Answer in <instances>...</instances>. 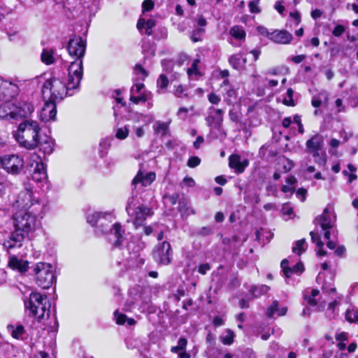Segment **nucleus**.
Segmentation results:
<instances>
[{
    "label": "nucleus",
    "instance_id": "nucleus-3",
    "mask_svg": "<svg viewBox=\"0 0 358 358\" xmlns=\"http://www.w3.org/2000/svg\"><path fill=\"white\" fill-rule=\"evenodd\" d=\"M70 74L68 71L67 81L64 82L58 78H51L47 80L43 86V96L44 99L61 101L66 96H71L73 94V90H76L79 87L80 83L74 87H71L70 85Z\"/></svg>",
    "mask_w": 358,
    "mask_h": 358
},
{
    "label": "nucleus",
    "instance_id": "nucleus-11",
    "mask_svg": "<svg viewBox=\"0 0 358 358\" xmlns=\"http://www.w3.org/2000/svg\"><path fill=\"white\" fill-rule=\"evenodd\" d=\"M3 168L9 173L18 174L24 166V160L15 155H5L1 158Z\"/></svg>",
    "mask_w": 358,
    "mask_h": 358
},
{
    "label": "nucleus",
    "instance_id": "nucleus-39",
    "mask_svg": "<svg viewBox=\"0 0 358 358\" xmlns=\"http://www.w3.org/2000/svg\"><path fill=\"white\" fill-rule=\"evenodd\" d=\"M153 128L156 133L160 134L162 136H164L168 131L169 123L157 121L155 123Z\"/></svg>",
    "mask_w": 358,
    "mask_h": 358
},
{
    "label": "nucleus",
    "instance_id": "nucleus-38",
    "mask_svg": "<svg viewBox=\"0 0 358 358\" xmlns=\"http://www.w3.org/2000/svg\"><path fill=\"white\" fill-rule=\"evenodd\" d=\"M270 287L265 285H261L258 286H252L250 289V292L253 294L254 297H259L262 294L268 292Z\"/></svg>",
    "mask_w": 358,
    "mask_h": 358
},
{
    "label": "nucleus",
    "instance_id": "nucleus-57",
    "mask_svg": "<svg viewBox=\"0 0 358 358\" xmlns=\"http://www.w3.org/2000/svg\"><path fill=\"white\" fill-rule=\"evenodd\" d=\"M204 32L203 28H198L192 31L191 38L194 42L200 41V35Z\"/></svg>",
    "mask_w": 358,
    "mask_h": 358
},
{
    "label": "nucleus",
    "instance_id": "nucleus-22",
    "mask_svg": "<svg viewBox=\"0 0 358 358\" xmlns=\"http://www.w3.org/2000/svg\"><path fill=\"white\" fill-rule=\"evenodd\" d=\"M39 150L45 155L51 154L54 150V142L51 137L48 136H41L38 138L37 147Z\"/></svg>",
    "mask_w": 358,
    "mask_h": 358
},
{
    "label": "nucleus",
    "instance_id": "nucleus-7",
    "mask_svg": "<svg viewBox=\"0 0 358 358\" xmlns=\"http://www.w3.org/2000/svg\"><path fill=\"white\" fill-rule=\"evenodd\" d=\"M134 201V198L129 199L126 210L129 215L134 217V224L138 227L143 224L148 217L152 216L153 213L150 208L143 205L135 207Z\"/></svg>",
    "mask_w": 358,
    "mask_h": 358
},
{
    "label": "nucleus",
    "instance_id": "nucleus-18",
    "mask_svg": "<svg viewBox=\"0 0 358 358\" xmlns=\"http://www.w3.org/2000/svg\"><path fill=\"white\" fill-rule=\"evenodd\" d=\"M266 37L274 43L280 44H287L293 39L292 34L283 29H276L271 32L266 31Z\"/></svg>",
    "mask_w": 358,
    "mask_h": 358
},
{
    "label": "nucleus",
    "instance_id": "nucleus-8",
    "mask_svg": "<svg viewBox=\"0 0 358 358\" xmlns=\"http://www.w3.org/2000/svg\"><path fill=\"white\" fill-rule=\"evenodd\" d=\"M29 167L31 179L34 182H41L46 180L48 178L47 172L40 156L36 154L31 155L30 157Z\"/></svg>",
    "mask_w": 358,
    "mask_h": 358
},
{
    "label": "nucleus",
    "instance_id": "nucleus-12",
    "mask_svg": "<svg viewBox=\"0 0 358 358\" xmlns=\"http://www.w3.org/2000/svg\"><path fill=\"white\" fill-rule=\"evenodd\" d=\"M224 110L211 106L208 110V115L206 117L207 125L211 128L221 131L223 122Z\"/></svg>",
    "mask_w": 358,
    "mask_h": 358
},
{
    "label": "nucleus",
    "instance_id": "nucleus-60",
    "mask_svg": "<svg viewBox=\"0 0 358 358\" xmlns=\"http://www.w3.org/2000/svg\"><path fill=\"white\" fill-rule=\"evenodd\" d=\"M242 358H257V355L252 349L247 348L243 352Z\"/></svg>",
    "mask_w": 358,
    "mask_h": 358
},
{
    "label": "nucleus",
    "instance_id": "nucleus-59",
    "mask_svg": "<svg viewBox=\"0 0 358 358\" xmlns=\"http://www.w3.org/2000/svg\"><path fill=\"white\" fill-rule=\"evenodd\" d=\"M345 30V27L343 25L338 24L334 27L332 34L334 36L338 37L344 33Z\"/></svg>",
    "mask_w": 358,
    "mask_h": 358
},
{
    "label": "nucleus",
    "instance_id": "nucleus-34",
    "mask_svg": "<svg viewBox=\"0 0 358 358\" xmlns=\"http://www.w3.org/2000/svg\"><path fill=\"white\" fill-rule=\"evenodd\" d=\"M230 35L235 39L238 41H244L245 38V31L241 26L236 25L229 30Z\"/></svg>",
    "mask_w": 358,
    "mask_h": 358
},
{
    "label": "nucleus",
    "instance_id": "nucleus-24",
    "mask_svg": "<svg viewBox=\"0 0 358 358\" xmlns=\"http://www.w3.org/2000/svg\"><path fill=\"white\" fill-rule=\"evenodd\" d=\"M323 145V137L320 134H315L306 141V152L322 149Z\"/></svg>",
    "mask_w": 358,
    "mask_h": 358
},
{
    "label": "nucleus",
    "instance_id": "nucleus-35",
    "mask_svg": "<svg viewBox=\"0 0 358 358\" xmlns=\"http://www.w3.org/2000/svg\"><path fill=\"white\" fill-rule=\"evenodd\" d=\"M310 235L311 236L312 241L313 243H316V245H317V255H319V256H324L327 252L323 249L324 243L320 240V236L317 234H316V233H315L313 231H311L310 233Z\"/></svg>",
    "mask_w": 358,
    "mask_h": 358
},
{
    "label": "nucleus",
    "instance_id": "nucleus-43",
    "mask_svg": "<svg viewBox=\"0 0 358 358\" xmlns=\"http://www.w3.org/2000/svg\"><path fill=\"white\" fill-rule=\"evenodd\" d=\"M345 318L350 322H356L358 320V311L355 309H348Z\"/></svg>",
    "mask_w": 358,
    "mask_h": 358
},
{
    "label": "nucleus",
    "instance_id": "nucleus-6",
    "mask_svg": "<svg viewBox=\"0 0 358 358\" xmlns=\"http://www.w3.org/2000/svg\"><path fill=\"white\" fill-rule=\"evenodd\" d=\"M33 271L37 285L43 289H48L55 281L53 266L50 264L38 262Z\"/></svg>",
    "mask_w": 358,
    "mask_h": 358
},
{
    "label": "nucleus",
    "instance_id": "nucleus-21",
    "mask_svg": "<svg viewBox=\"0 0 358 358\" xmlns=\"http://www.w3.org/2000/svg\"><path fill=\"white\" fill-rule=\"evenodd\" d=\"M15 120L26 117L34 111V106L29 102L21 101L17 105L14 104Z\"/></svg>",
    "mask_w": 358,
    "mask_h": 358
},
{
    "label": "nucleus",
    "instance_id": "nucleus-61",
    "mask_svg": "<svg viewBox=\"0 0 358 358\" xmlns=\"http://www.w3.org/2000/svg\"><path fill=\"white\" fill-rule=\"evenodd\" d=\"M208 99L212 104H218L221 100L220 97L213 92L208 94Z\"/></svg>",
    "mask_w": 358,
    "mask_h": 358
},
{
    "label": "nucleus",
    "instance_id": "nucleus-16",
    "mask_svg": "<svg viewBox=\"0 0 358 358\" xmlns=\"http://www.w3.org/2000/svg\"><path fill=\"white\" fill-rule=\"evenodd\" d=\"M156 176L154 172H144L140 169L132 180V185L135 188H142L149 186L155 180Z\"/></svg>",
    "mask_w": 358,
    "mask_h": 358
},
{
    "label": "nucleus",
    "instance_id": "nucleus-45",
    "mask_svg": "<svg viewBox=\"0 0 358 358\" xmlns=\"http://www.w3.org/2000/svg\"><path fill=\"white\" fill-rule=\"evenodd\" d=\"M128 135L129 127L127 126L118 128L115 133V137L120 140L125 139L128 136Z\"/></svg>",
    "mask_w": 358,
    "mask_h": 358
},
{
    "label": "nucleus",
    "instance_id": "nucleus-20",
    "mask_svg": "<svg viewBox=\"0 0 358 358\" xmlns=\"http://www.w3.org/2000/svg\"><path fill=\"white\" fill-rule=\"evenodd\" d=\"M336 221L335 215L325 208L323 213L315 219L317 224H320L322 230H327L333 228Z\"/></svg>",
    "mask_w": 358,
    "mask_h": 358
},
{
    "label": "nucleus",
    "instance_id": "nucleus-47",
    "mask_svg": "<svg viewBox=\"0 0 358 358\" xmlns=\"http://www.w3.org/2000/svg\"><path fill=\"white\" fill-rule=\"evenodd\" d=\"M157 87L162 90L166 89L169 83V79L165 74H161L157 79Z\"/></svg>",
    "mask_w": 358,
    "mask_h": 358
},
{
    "label": "nucleus",
    "instance_id": "nucleus-53",
    "mask_svg": "<svg viewBox=\"0 0 358 358\" xmlns=\"http://www.w3.org/2000/svg\"><path fill=\"white\" fill-rule=\"evenodd\" d=\"M155 26V21L152 19H150L146 21L145 23V34L150 36L152 33V28Z\"/></svg>",
    "mask_w": 358,
    "mask_h": 358
},
{
    "label": "nucleus",
    "instance_id": "nucleus-28",
    "mask_svg": "<svg viewBox=\"0 0 358 358\" xmlns=\"http://www.w3.org/2000/svg\"><path fill=\"white\" fill-rule=\"evenodd\" d=\"M246 58H243L241 54H235L229 58L230 65L236 70L242 71L246 64Z\"/></svg>",
    "mask_w": 358,
    "mask_h": 358
},
{
    "label": "nucleus",
    "instance_id": "nucleus-5",
    "mask_svg": "<svg viewBox=\"0 0 358 358\" xmlns=\"http://www.w3.org/2000/svg\"><path fill=\"white\" fill-rule=\"evenodd\" d=\"M25 308L29 311V315L38 320L49 317L50 304L45 295L38 292H31L29 299L24 301Z\"/></svg>",
    "mask_w": 358,
    "mask_h": 358
},
{
    "label": "nucleus",
    "instance_id": "nucleus-40",
    "mask_svg": "<svg viewBox=\"0 0 358 358\" xmlns=\"http://www.w3.org/2000/svg\"><path fill=\"white\" fill-rule=\"evenodd\" d=\"M308 245L306 239L303 238L296 242V245L292 248V252L300 255L302 252L306 250Z\"/></svg>",
    "mask_w": 358,
    "mask_h": 358
},
{
    "label": "nucleus",
    "instance_id": "nucleus-37",
    "mask_svg": "<svg viewBox=\"0 0 358 358\" xmlns=\"http://www.w3.org/2000/svg\"><path fill=\"white\" fill-rule=\"evenodd\" d=\"M178 210L180 212L182 216H189L191 214H194V211L188 206V202L183 199L179 201Z\"/></svg>",
    "mask_w": 358,
    "mask_h": 358
},
{
    "label": "nucleus",
    "instance_id": "nucleus-50",
    "mask_svg": "<svg viewBox=\"0 0 358 358\" xmlns=\"http://www.w3.org/2000/svg\"><path fill=\"white\" fill-rule=\"evenodd\" d=\"M162 67H163V70L166 73H171L173 72V61L171 60H166V59H164V60H162Z\"/></svg>",
    "mask_w": 358,
    "mask_h": 358
},
{
    "label": "nucleus",
    "instance_id": "nucleus-46",
    "mask_svg": "<svg viewBox=\"0 0 358 358\" xmlns=\"http://www.w3.org/2000/svg\"><path fill=\"white\" fill-rule=\"evenodd\" d=\"M236 97V92L234 89L229 87L227 90L224 101L231 104Z\"/></svg>",
    "mask_w": 358,
    "mask_h": 358
},
{
    "label": "nucleus",
    "instance_id": "nucleus-10",
    "mask_svg": "<svg viewBox=\"0 0 358 358\" xmlns=\"http://www.w3.org/2000/svg\"><path fill=\"white\" fill-rule=\"evenodd\" d=\"M37 205H41L37 200L34 199L32 189L30 187H26L24 190L22 191L16 201V206L20 208V210H31Z\"/></svg>",
    "mask_w": 358,
    "mask_h": 358
},
{
    "label": "nucleus",
    "instance_id": "nucleus-63",
    "mask_svg": "<svg viewBox=\"0 0 358 358\" xmlns=\"http://www.w3.org/2000/svg\"><path fill=\"white\" fill-rule=\"evenodd\" d=\"M184 92L185 90L183 86L180 85L176 87L174 94L178 98H182L183 96H186Z\"/></svg>",
    "mask_w": 358,
    "mask_h": 358
},
{
    "label": "nucleus",
    "instance_id": "nucleus-32",
    "mask_svg": "<svg viewBox=\"0 0 358 358\" xmlns=\"http://www.w3.org/2000/svg\"><path fill=\"white\" fill-rule=\"evenodd\" d=\"M286 185H282L281 190L284 193H290L292 194L295 190V184L296 183V178L293 176H289L287 178Z\"/></svg>",
    "mask_w": 358,
    "mask_h": 358
},
{
    "label": "nucleus",
    "instance_id": "nucleus-33",
    "mask_svg": "<svg viewBox=\"0 0 358 358\" xmlns=\"http://www.w3.org/2000/svg\"><path fill=\"white\" fill-rule=\"evenodd\" d=\"M199 63L200 60L199 59H195L193 60L191 66L187 71V73L189 78L196 79L201 76V74L198 67Z\"/></svg>",
    "mask_w": 358,
    "mask_h": 358
},
{
    "label": "nucleus",
    "instance_id": "nucleus-58",
    "mask_svg": "<svg viewBox=\"0 0 358 358\" xmlns=\"http://www.w3.org/2000/svg\"><path fill=\"white\" fill-rule=\"evenodd\" d=\"M154 7V3L152 0H145L142 3L143 12L151 10Z\"/></svg>",
    "mask_w": 358,
    "mask_h": 358
},
{
    "label": "nucleus",
    "instance_id": "nucleus-15",
    "mask_svg": "<svg viewBox=\"0 0 358 358\" xmlns=\"http://www.w3.org/2000/svg\"><path fill=\"white\" fill-rule=\"evenodd\" d=\"M18 86L6 80H0V100L10 101L17 95Z\"/></svg>",
    "mask_w": 358,
    "mask_h": 358
},
{
    "label": "nucleus",
    "instance_id": "nucleus-9",
    "mask_svg": "<svg viewBox=\"0 0 358 358\" xmlns=\"http://www.w3.org/2000/svg\"><path fill=\"white\" fill-rule=\"evenodd\" d=\"M101 233L105 234L108 241L115 247H119L122 244L124 240V230L122 229V226L119 222L115 223L112 227L104 226L101 224Z\"/></svg>",
    "mask_w": 358,
    "mask_h": 358
},
{
    "label": "nucleus",
    "instance_id": "nucleus-13",
    "mask_svg": "<svg viewBox=\"0 0 358 358\" xmlns=\"http://www.w3.org/2000/svg\"><path fill=\"white\" fill-rule=\"evenodd\" d=\"M154 258L161 264L168 265L171 261V247L169 243L164 241L154 251Z\"/></svg>",
    "mask_w": 358,
    "mask_h": 358
},
{
    "label": "nucleus",
    "instance_id": "nucleus-36",
    "mask_svg": "<svg viewBox=\"0 0 358 358\" xmlns=\"http://www.w3.org/2000/svg\"><path fill=\"white\" fill-rule=\"evenodd\" d=\"M234 332L230 329H227L224 334L220 336V341L226 345H230L234 343Z\"/></svg>",
    "mask_w": 358,
    "mask_h": 358
},
{
    "label": "nucleus",
    "instance_id": "nucleus-44",
    "mask_svg": "<svg viewBox=\"0 0 358 358\" xmlns=\"http://www.w3.org/2000/svg\"><path fill=\"white\" fill-rule=\"evenodd\" d=\"M293 94L294 91L291 88H289L287 90L286 96L283 99L282 101L285 105L289 106H294L295 105L294 101L293 100Z\"/></svg>",
    "mask_w": 358,
    "mask_h": 358
},
{
    "label": "nucleus",
    "instance_id": "nucleus-62",
    "mask_svg": "<svg viewBox=\"0 0 358 358\" xmlns=\"http://www.w3.org/2000/svg\"><path fill=\"white\" fill-rule=\"evenodd\" d=\"M210 269L209 264H202L198 266V272L202 275H205Z\"/></svg>",
    "mask_w": 358,
    "mask_h": 358
},
{
    "label": "nucleus",
    "instance_id": "nucleus-1",
    "mask_svg": "<svg viewBox=\"0 0 358 358\" xmlns=\"http://www.w3.org/2000/svg\"><path fill=\"white\" fill-rule=\"evenodd\" d=\"M68 52L75 59L71 62L68 67L70 74V85L74 87L80 83L83 75V57L85 55L86 43L79 36H73L68 43Z\"/></svg>",
    "mask_w": 358,
    "mask_h": 358
},
{
    "label": "nucleus",
    "instance_id": "nucleus-52",
    "mask_svg": "<svg viewBox=\"0 0 358 358\" xmlns=\"http://www.w3.org/2000/svg\"><path fill=\"white\" fill-rule=\"evenodd\" d=\"M145 85L143 83H138L134 84L130 90V94H142L141 90L144 88Z\"/></svg>",
    "mask_w": 358,
    "mask_h": 358
},
{
    "label": "nucleus",
    "instance_id": "nucleus-31",
    "mask_svg": "<svg viewBox=\"0 0 358 358\" xmlns=\"http://www.w3.org/2000/svg\"><path fill=\"white\" fill-rule=\"evenodd\" d=\"M287 313L286 308H278V302L274 301L271 306L266 310V315L268 317H272L275 313H277L278 316L285 315Z\"/></svg>",
    "mask_w": 358,
    "mask_h": 358
},
{
    "label": "nucleus",
    "instance_id": "nucleus-14",
    "mask_svg": "<svg viewBox=\"0 0 358 358\" xmlns=\"http://www.w3.org/2000/svg\"><path fill=\"white\" fill-rule=\"evenodd\" d=\"M26 237H29V236L15 228V230L3 242V247L8 251L14 248H19L22 246Z\"/></svg>",
    "mask_w": 358,
    "mask_h": 358
},
{
    "label": "nucleus",
    "instance_id": "nucleus-19",
    "mask_svg": "<svg viewBox=\"0 0 358 358\" xmlns=\"http://www.w3.org/2000/svg\"><path fill=\"white\" fill-rule=\"evenodd\" d=\"M55 100H45L41 112V119L43 122L55 120L57 115Z\"/></svg>",
    "mask_w": 358,
    "mask_h": 358
},
{
    "label": "nucleus",
    "instance_id": "nucleus-25",
    "mask_svg": "<svg viewBox=\"0 0 358 358\" xmlns=\"http://www.w3.org/2000/svg\"><path fill=\"white\" fill-rule=\"evenodd\" d=\"M187 341L185 338H180L176 346L171 348V351L178 355V358H190V355L185 350Z\"/></svg>",
    "mask_w": 358,
    "mask_h": 358
},
{
    "label": "nucleus",
    "instance_id": "nucleus-51",
    "mask_svg": "<svg viewBox=\"0 0 358 358\" xmlns=\"http://www.w3.org/2000/svg\"><path fill=\"white\" fill-rule=\"evenodd\" d=\"M201 163V159L199 157L193 156L189 157L187 161V165L190 168H195Z\"/></svg>",
    "mask_w": 358,
    "mask_h": 358
},
{
    "label": "nucleus",
    "instance_id": "nucleus-48",
    "mask_svg": "<svg viewBox=\"0 0 358 358\" xmlns=\"http://www.w3.org/2000/svg\"><path fill=\"white\" fill-rule=\"evenodd\" d=\"M281 163L282 164V169L285 173L289 172L294 167V162L287 158L284 157L281 160Z\"/></svg>",
    "mask_w": 358,
    "mask_h": 358
},
{
    "label": "nucleus",
    "instance_id": "nucleus-30",
    "mask_svg": "<svg viewBox=\"0 0 358 358\" xmlns=\"http://www.w3.org/2000/svg\"><path fill=\"white\" fill-rule=\"evenodd\" d=\"M55 52L52 49L44 48L41 55V62L46 65H50L55 62Z\"/></svg>",
    "mask_w": 358,
    "mask_h": 358
},
{
    "label": "nucleus",
    "instance_id": "nucleus-2",
    "mask_svg": "<svg viewBox=\"0 0 358 358\" xmlns=\"http://www.w3.org/2000/svg\"><path fill=\"white\" fill-rule=\"evenodd\" d=\"M40 130L41 127L37 121L27 120L19 124L14 136L20 146L27 150H34L38 143Z\"/></svg>",
    "mask_w": 358,
    "mask_h": 358
},
{
    "label": "nucleus",
    "instance_id": "nucleus-64",
    "mask_svg": "<svg viewBox=\"0 0 358 358\" xmlns=\"http://www.w3.org/2000/svg\"><path fill=\"white\" fill-rule=\"evenodd\" d=\"M306 194H307V191L306 189H303V188H299L296 192V195L297 198L301 199V201H305Z\"/></svg>",
    "mask_w": 358,
    "mask_h": 358
},
{
    "label": "nucleus",
    "instance_id": "nucleus-54",
    "mask_svg": "<svg viewBox=\"0 0 358 358\" xmlns=\"http://www.w3.org/2000/svg\"><path fill=\"white\" fill-rule=\"evenodd\" d=\"M114 316L116 320V323L118 324H124L126 322L127 317L124 314H121L118 312V310H115L114 313Z\"/></svg>",
    "mask_w": 358,
    "mask_h": 358
},
{
    "label": "nucleus",
    "instance_id": "nucleus-23",
    "mask_svg": "<svg viewBox=\"0 0 358 358\" xmlns=\"http://www.w3.org/2000/svg\"><path fill=\"white\" fill-rule=\"evenodd\" d=\"M0 119L2 120H15L14 104L10 101H5L0 105Z\"/></svg>",
    "mask_w": 358,
    "mask_h": 358
},
{
    "label": "nucleus",
    "instance_id": "nucleus-55",
    "mask_svg": "<svg viewBox=\"0 0 358 358\" xmlns=\"http://www.w3.org/2000/svg\"><path fill=\"white\" fill-rule=\"evenodd\" d=\"M134 71L137 74H141L142 76V80H144L148 76V72L144 69L141 64H136L134 66Z\"/></svg>",
    "mask_w": 358,
    "mask_h": 358
},
{
    "label": "nucleus",
    "instance_id": "nucleus-17",
    "mask_svg": "<svg viewBox=\"0 0 358 358\" xmlns=\"http://www.w3.org/2000/svg\"><path fill=\"white\" fill-rule=\"evenodd\" d=\"M249 165V160L242 158L239 155L234 154L229 157V166L237 174L244 172Z\"/></svg>",
    "mask_w": 358,
    "mask_h": 358
},
{
    "label": "nucleus",
    "instance_id": "nucleus-29",
    "mask_svg": "<svg viewBox=\"0 0 358 358\" xmlns=\"http://www.w3.org/2000/svg\"><path fill=\"white\" fill-rule=\"evenodd\" d=\"M311 155L314 158V161L316 164L320 166H324L327 162V155L324 148L315 150H311L306 152Z\"/></svg>",
    "mask_w": 358,
    "mask_h": 358
},
{
    "label": "nucleus",
    "instance_id": "nucleus-26",
    "mask_svg": "<svg viewBox=\"0 0 358 358\" xmlns=\"http://www.w3.org/2000/svg\"><path fill=\"white\" fill-rule=\"evenodd\" d=\"M112 217L110 213L94 212L87 215V221L92 226H94L101 220L111 221Z\"/></svg>",
    "mask_w": 358,
    "mask_h": 358
},
{
    "label": "nucleus",
    "instance_id": "nucleus-56",
    "mask_svg": "<svg viewBox=\"0 0 358 358\" xmlns=\"http://www.w3.org/2000/svg\"><path fill=\"white\" fill-rule=\"evenodd\" d=\"M304 271L303 264L301 262L297 263L293 267H291L292 275L293 274H301Z\"/></svg>",
    "mask_w": 358,
    "mask_h": 358
},
{
    "label": "nucleus",
    "instance_id": "nucleus-42",
    "mask_svg": "<svg viewBox=\"0 0 358 358\" xmlns=\"http://www.w3.org/2000/svg\"><path fill=\"white\" fill-rule=\"evenodd\" d=\"M129 100L135 104H138L140 102L145 103L148 100V96L146 93L136 94H130Z\"/></svg>",
    "mask_w": 358,
    "mask_h": 358
},
{
    "label": "nucleus",
    "instance_id": "nucleus-4",
    "mask_svg": "<svg viewBox=\"0 0 358 358\" xmlns=\"http://www.w3.org/2000/svg\"><path fill=\"white\" fill-rule=\"evenodd\" d=\"M36 207L27 211L18 210L13 216L14 227L29 236L40 227L38 216L42 206L37 205Z\"/></svg>",
    "mask_w": 358,
    "mask_h": 358
},
{
    "label": "nucleus",
    "instance_id": "nucleus-49",
    "mask_svg": "<svg viewBox=\"0 0 358 358\" xmlns=\"http://www.w3.org/2000/svg\"><path fill=\"white\" fill-rule=\"evenodd\" d=\"M288 265H289V262L287 259H285L281 262L280 266H281L282 270L284 273V275L287 278H289L292 276L291 267H289Z\"/></svg>",
    "mask_w": 358,
    "mask_h": 358
},
{
    "label": "nucleus",
    "instance_id": "nucleus-27",
    "mask_svg": "<svg viewBox=\"0 0 358 358\" xmlns=\"http://www.w3.org/2000/svg\"><path fill=\"white\" fill-rule=\"evenodd\" d=\"M8 266L21 273L27 271L29 267L28 262L20 259L14 255L10 256Z\"/></svg>",
    "mask_w": 358,
    "mask_h": 358
},
{
    "label": "nucleus",
    "instance_id": "nucleus-41",
    "mask_svg": "<svg viewBox=\"0 0 358 358\" xmlns=\"http://www.w3.org/2000/svg\"><path fill=\"white\" fill-rule=\"evenodd\" d=\"M8 329L11 336L16 339L22 338L24 334V329L22 325H18L16 327H14L13 326H9Z\"/></svg>",
    "mask_w": 358,
    "mask_h": 358
}]
</instances>
